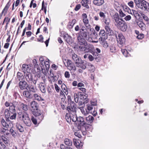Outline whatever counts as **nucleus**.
Here are the masks:
<instances>
[{
  "label": "nucleus",
  "instance_id": "cd10ccee",
  "mask_svg": "<svg viewBox=\"0 0 149 149\" xmlns=\"http://www.w3.org/2000/svg\"><path fill=\"white\" fill-rule=\"evenodd\" d=\"M23 95L24 96L30 98H32L33 97V96L31 94V93L29 92L26 91H24L23 93Z\"/></svg>",
  "mask_w": 149,
  "mask_h": 149
},
{
  "label": "nucleus",
  "instance_id": "58836bf2",
  "mask_svg": "<svg viewBox=\"0 0 149 149\" xmlns=\"http://www.w3.org/2000/svg\"><path fill=\"white\" fill-rule=\"evenodd\" d=\"M131 14L133 15L136 18L139 16V14L137 11L134 10H132L131 12Z\"/></svg>",
  "mask_w": 149,
  "mask_h": 149
},
{
  "label": "nucleus",
  "instance_id": "6e6552de",
  "mask_svg": "<svg viewBox=\"0 0 149 149\" xmlns=\"http://www.w3.org/2000/svg\"><path fill=\"white\" fill-rule=\"evenodd\" d=\"M10 1L9 0L2 10V11L0 15V19L1 18L3 13H4V16L6 15L7 13V12L8 9L10 5Z\"/></svg>",
  "mask_w": 149,
  "mask_h": 149
},
{
  "label": "nucleus",
  "instance_id": "7c9ffc66",
  "mask_svg": "<svg viewBox=\"0 0 149 149\" xmlns=\"http://www.w3.org/2000/svg\"><path fill=\"white\" fill-rule=\"evenodd\" d=\"M64 143L66 145L68 146H71L72 144V141L68 138H66L65 139Z\"/></svg>",
  "mask_w": 149,
  "mask_h": 149
},
{
  "label": "nucleus",
  "instance_id": "f3484780",
  "mask_svg": "<svg viewBox=\"0 0 149 149\" xmlns=\"http://www.w3.org/2000/svg\"><path fill=\"white\" fill-rule=\"evenodd\" d=\"M15 102H16L15 101L13 102V103H11L12 105L10 106L9 110L11 113H16V110L15 108Z\"/></svg>",
  "mask_w": 149,
  "mask_h": 149
},
{
  "label": "nucleus",
  "instance_id": "1a4fd4ad",
  "mask_svg": "<svg viewBox=\"0 0 149 149\" xmlns=\"http://www.w3.org/2000/svg\"><path fill=\"white\" fill-rule=\"evenodd\" d=\"M99 36L100 38L99 40L102 39H106L108 38V34L106 33L104 30H101L99 33Z\"/></svg>",
  "mask_w": 149,
  "mask_h": 149
},
{
  "label": "nucleus",
  "instance_id": "603ef678",
  "mask_svg": "<svg viewBox=\"0 0 149 149\" xmlns=\"http://www.w3.org/2000/svg\"><path fill=\"white\" fill-rule=\"evenodd\" d=\"M85 125H83L81 129H84L85 130L87 131L88 129L89 128L90 125L86 124V123L85 124Z\"/></svg>",
  "mask_w": 149,
  "mask_h": 149
},
{
  "label": "nucleus",
  "instance_id": "774afa93",
  "mask_svg": "<svg viewBox=\"0 0 149 149\" xmlns=\"http://www.w3.org/2000/svg\"><path fill=\"white\" fill-rule=\"evenodd\" d=\"M134 3L132 1H131L128 3V4L130 7L133 8L134 7Z\"/></svg>",
  "mask_w": 149,
  "mask_h": 149
},
{
  "label": "nucleus",
  "instance_id": "680f3d73",
  "mask_svg": "<svg viewBox=\"0 0 149 149\" xmlns=\"http://www.w3.org/2000/svg\"><path fill=\"white\" fill-rule=\"evenodd\" d=\"M67 98L68 100V102L69 105L70 104V103L74 102H73L72 101L71 97L70 95H68L67 97Z\"/></svg>",
  "mask_w": 149,
  "mask_h": 149
},
{
  "label": "nucleus",
  "instance_id": "b1692460",
  "mask_svg": "<svg viewBox=\"0 0 149 149\" xmlns=\"http://www.w3.org/2000/svg\"><path fill=\"white\" fill-rule=\"evenodd\" d=\"M31 106L34 110L37 109L38 108V104L35 101H33L31 103Z\"/></svg>",
  "mask_w": 149,
  "mask_h": 149
},
{
  "label": "nucleus",
  "instance_id": "c03bdc74",
  "mask_svg": "<svg viewBox=\"0 0 149 149\" xmlns=\"http://www.w3.org/2000/svg\"><path fill=\"white\" fill-rule=\"evenodd\" d=\"M104 19V22L105 24L104 26L110 25V19L109 18H105Z\"/></svg>",
  "mask_w": 149,
  "mask_h": 149
},
{
  "label": "nucleus",
  "instance_id": "ea45409f",
  "mask_svg": "<svg viewBox=\"0 0 149 149\" xmlns=\"http://www.w3.org/2000/svg\"><path fill=\"white\" fill-rule=\"evenodd\" d=\"M79 97V93H74V100L76 103H77L78 101V97Z\"/></svg>",
  "mask_w": 149,
  "mask_h": 149
},
{
  "label": "nucleus",
  "instance_id": "8fccbe9b",
  "mask_svg": "<svg viewBox=\"0 0 149 149\" xmlns=\"http://www.w3.org/2000/svg\"><path fill=\"white\" fill-rule=\"evenodd\" d=\"M22 109L24 111H27L28 110V106L26 105L22 104L21 105Z\"/></svg>",
  "mask_w": 149,
  "mask_h": 149
},
{
  "label": "nucleus",
  "instance_id": "f03ea898",
  "mask_svg": "<svg viewBox=\"0 0 149 149\" xmlns=\"http://www.w3.org/2000/svg\"><path fill=\"white\" fill-rule=\"evenodd\" d=\"M114 19L115 21V25L121 31L125 32L127 28L126 22L122 18H120L118 14H115Z\"/></svg>",
  "mask_w": 149,
  "mask_h": 149
},
{
  "label": "nucleus",
  "instance_id": "c756f323",
  "mask_svg": "<svg viewBox=\"0 0 149 149\" xmlns=\"http://www.w3.org/2000/svg\"><path fill=\"white\" fill-rule=\"evenodd\" d=\"M114 6L116 10H120V8L121 7V6L118 2L117 1H115Z\"/></svg>",
  "mask_w": 149,
  "mask_h": 149
},
{
  "label": "nucleus",
  "instance_id": "0eeeda50",
  "mask_svg": "<svg viewBox=\"0 0 149 149\" xmlns=\"http://www.w3.org/2000/svg\"><path fill=\"white\" fill-rule=\"evenodd\" d=\"M70 105H69L67 107V109L69 113H72V112L74 113V112H76V104L74 102L70 103Z\"/></svg>",
  "mask_w": 149,
  "mask_h": 149
},
{
  "label": "nucleus",
  "instance_id": "3c124183",
  "mask_svg": "<svg viewBox=\"0 0 149 149\" xmlns=\"http://www.w3.org/2000/svg\"><path fill=\"white\" fill-rule=\"evenodd\" d=\"M79 57L76 54L74 53L72 55V59L74 61H75L77 58H78Z\"/></svg>",
  "mask_w": 149,
  "mask_h": 149
},
{
  "label": "nucleus",
  "instance_id": "72a5a7b5",
  "mask_svg": "<svg viewBox=\"0 0 149 149\" xmlns=\"http://www.w3.org/2000/svg\"><path fill=\"white\" fill-rule=\"evenodd\" d=\"M33 95L36 100L38 101L44 100V99L37 94L35 93L33 94Z\"/></svg>",
  "mask_w": 149,
  "mask_h": 149
},
{
  "label": "nucleus",
  "instance_id": "aec40b11",
  "mask_svg": "<svg viewBox=\"0 0 149 149\" xmlns=\"http://www.w3.org/2000/svg\"><path fill=\"white\" fill-rule=\"evenodd\" d=\"M105 29L106 31V33L108 34V35L111 36L112 35L113 31L110 28V25L105 26Z\"/></svg>",
  "mask_w": 149,
  "mask_h": 149
},
{
  "label": "nucleus",
  "instance_id": "2f4dec72",
  "mask_svg": "<svg viewBox=\"0 0 149 149\" xmlns=\"http://www.w3.org/2000/svg\"><path fill=\"white\" fill-rule=\"evenodd\" d=\"M68 69L70 70H73V71L74 72L76 70V68L75 65L72 63H71L70 65H68L67 67Z\"/></svg>",
  "mask_w": 149,
  "mask_h": 149
},
{
  "label": "nucleus",
  "instance_id": "69168bd1",
  "mask_svg": "<svg viewBox=\"0 0 149 149\" xmlns=\"http://www.w3.org/2000/svg\"><path fill=\"white\" fill-rule=\"evenodd\" d=\"M60 96L61 97V99H63L64 97H65V95L64 93L62 91V90H61L60 93Z\"/></svg>",
  "mask_w": 149,
  "mask_h": 149
},
{
  "label": "nucleus",
  "instance_id": "ddd939ff",
  "mask_svg": "<svg viewBox=\"0 0 149 149\" xmlns=\"http://www.w3.org/2000/svg\"><path fill=\"white\" fill-rule=\"evenodd\" d=\"M87 63H88L86 61L82 60L77 67L80 68L84 70L86 68V66Z\"/></svg>",
  "mask_w": 149,
  "mask_h": 149
},
{
  "label": "nucleus",
  "instance_id": "0e129e2a",
  "mask_svg": "<svg viewBox=\"0 0 149 149\" xmlns=\"http://www.w3.org/2000/svg\"><path fill=\"white\" fill-rule=\"evenodd\" d=\"M86 46H80L79 47V48L80 50L81 51H84L85 52H86Z\"/></svg>",
  "mask_w": 149,
  "mask_h": 149
},
{
  "label": "nucleus",
  "instance_id": "bb28decb",
  "mask_svg": "<svg viewBox=\"0 0 149 149\" xmlns=\"http://www.w3.org/2000/svg\"><path fill=\"white\" fill-rule=\"evenodd\" d=\"M78 108L80 110L81 113L84 116H86L87 114H88L90 112V111H87L86 109V111H85L83 107H78Z\"/></svg>",
  "mask_w": 149,
  "mask_h": 149
},
{
  "label": "nucleus",
  "instance_id": "4468645a",
  "mask_svg": "<svg viewBox=\"0 0 149 149\" xmlns=\"http://www.w3.org/2000/svg\"><path fill=\"white\" fill-rule=\"evenodd\" d=\"M32 83H29L28 85H27V87L29 89L30 91L32 92L33 93H35L36 91V87L35 86L36 85H33Z\"/></svg>",
  "mask_w": 149,
  "mask_h": 149
},
{
  "label": "nucleus",
  "instance_id": "7ed1b4c3",
  "mask_svg": "<svg viewBox=\"0 0 149 149\" xmlns=\"http://www.w3.org/2000/svg\"><path fill=\"white\" fill-rule=\"evenodd\" d=\"M19 118L24 123L26 126L30 127L32 123L28 114L26 112H19Z\"/></svg>",
  "mask_w": 149,
  "mask_h": 149
},
{
  "label": "nucleus",
  "instance_id": "9d476101",
  "mask_svg": "<svg viewBox=\"0 0 149 149\" xmlns=\"http://www.w3.org/2000/svg\"><path fill=\"white\" fill-rule=\"evenodd\" d=\"M35 111L33 112V115L36 116H38V118L40 120H42L44 118V116L42 115H41V113L40 110H38V109H35Z\"/></svg>",
  "mask_w": 149,
  "mask_h": 149
},
{
  "label": "nucleus",
  "instance_id": "f257e3e1",
  "mask_svg": "<svg viewBox=\"0 0 149 149\" xmlns=\"http://www.w3.org/2000/svg\"><path fill=\"white\" fill-rule=\"evenodd\" d=\"M88 32L87 29L84 27H82L80 29L79 32L78 33L77 37V43L80 45L87 46L88 43L85 39L88 35Z\"/></svg>",
  "mask_w": 149,
  "mask_h": 149
},
{
  "label": "nucleus",
  "instance_id": "e433bc0d",
  "mask_svg": "<svg viewBox=\"0 0 149 149\" xmlns=\"http://www.w3.org/2000/svg\"><path fill=\"white\" fill-rule=\"evenodd\" d=\"M88 1V0H82L81 1V4L83 6L87 8H88L89 7L87 4Z\"/></svg>",
  "mask_w": 149,
  "mask_h": 149
},
{
  "label": "nucleus",
  "instance_id": "423d86ee",
  "mask_svg": "<svg viewBox=\"0 0 149 149\" xmlns=\"http://www.w3.org/2000/svg\"><path fill=\"white\" fill-rule=\"evenodd\" d=\"M77 121L78 124L77 126V130H80L81 129L82 126L85 125L86 123L85 122L84 118L81 116L77 117Z\"/></svg>",
  "mask_w": 149,
  "mask_h": 149
},
{
  "label": "nucleus",
  "instance_id": "5701e85b",
  "mask_svg": "<svg viewBox=\"0 0 149 149\" xmlns=\"http://www.w3.org/2000/svg\"><path fill=\"white\" fill-rule=\"evenodd\" d=\"M106 39H102L99 40L100 43L104 48H107L108 47V44L105 40Z\"/></svg>",
  "mask_w": 149,
  "mask_h": 149
},
{
  "label": "nucleus",
  "instance_id": "6ab92c4d",
  "mask_svg": "<svg viewBox=\"0 0 149 149\" xmlns=\"http://www.w3.org/2000/svg\"><path fill=\"white\" fill-rule=\"evenodd\" d=\"M141 4H142V6H141L140 9L144 10H146L148 8L149 3L145 0H143Z\"/></svg>",
  "mask_w": 149,
  "mask_h": 149
},
{
  "label": "nucleus",
  "instance_id": "de8ad7c7",
  "mask_svg": "<svg viewBox=\"0 0 149 149\" xmlns=\"http://www.w3.org/2000/svg\"><path fill=\"white\" fill-rule=\"evenodd\" d=\"M82 60L81 58L80 57H79L77 60L74 61V62L76 64V66H77L82 61Z\"/></svg>",
  "mask_w": 149,
  "mask_h": 149
},
{
  "label": "nucleus",
  "instance_id": "a211bd4d",
  "mask_svg": "<svg viewBox=\"0 0 149 149\" xmlns=\"http://www.w3.org/2000/svg\"><path fill=\"white\" fill-rule=\"evenodd\" d=\"M64 40L69 44L71 43L72 41L71 37L68 34L63 36Z\"/></svg>",
  "mask_w": 149,
  "mask_h": 149
},
{
  "label": "nucleus",
  "instance_id": "f8f14e48",
  "mask_svg": "<svg viewBox=\"0 0 149 149\" xmlns=\"http://www.w3.org/2000/svg\"><path fill=\"white\" fill-rule=\"evenodd\" d=\"M19 85L20 89L23 90L26 88V86H27L28 84L25 81H21L19 83Z\"/></svg>",
  "mask_w": 149,
  "mask_h": 149
},
{
  "label": "nucleus",
  "instance_id": "c85d7f7f",
  "mask_svg": "<svg viewBox=\"0 0 149 149\" xmlns=\"http://www.w3.org/2000/svg\"><path fill=\"white\" fill-rule=\"evenodd\" d=\"M16 127L20 132H22L24 131L23 127L19 123H17Z\"/></svg>",
  "mask_w": 149,
  "mask_h": 149
},
{
  "label": "nucleus",
  "instance_id": "bf43d9fd",
  "mask_svg": "<svg viewBox=\"0 0 149 149\" xmlns=\"http://www.w3.org/2000/svg\"><path fill=\"white\" fill-rule=\"evenodd\" d=\"M86 107L87 108L86 109L87 111H91L93 109V107L91 105L88 104L86 105Z\"/></svg>",
  "mask_w": 149,
  "mask_h": 149
},
{
  "label": "nucleus",
  "instance_id": "2eb2a0df",
  "mask_svg": "<svg viewBox=\"0 0 149 149\" xmlns=\"http://www.w3.org/2000/svg\"><path fill=\"white\" fill-rule=\"evenodd\" d=\"M22 70L24 74L27 72H29L30 69L29 66L28 65L23 64L22 65Z\"/></svg>",
  "mask_w": 149,
  "mask_h": 149
},
{
  "label": "nucleus",
  "instance_id": "20e7f679",
  "mask_svg": "<svg viewBox=\"0 0 149 149\" xmlns=\"http://www.w3.org/2000/svg\"><path fill=\"white\" fill-rule=\"evenodd\" d=\"M24 76L26 81L29 83H33L34 85H36L37 81L38 80V78L36 77H35L33 78L31 74L29 72H27L24 74Z\"/></svg>",
  "mask_w": 149,
  "mask_h": 149
},
{
  "label": "nucleus",
  "instance_id": "79ce46f5",
  "mask_svg": "<svg viewBox=\"0 0 149 149\" xmlns=\"http://www.w3.org/2000/svg\"><path fill=\"white\" fill-rule=\"evenodd\" d=\"M79 95L80 99L81 100H84L87 97V96L84 95L83 93H82L81 92L79 93Z\"/></svg>",
  "mask_w": 149,
  "mask_h": 149
},
{
  "label": "nucleus",
  "instance_id": "412c9836",
  "mask_svg": "<svg viewBox=\"0 0 149 149\" xmlns=\"http://www.w3.org/2000/svg\"><path fill=\"white\" fill-rule=\"evenodd\" d=\"M46 85L43 83H40L39 84V87L40 90L42 93H45L46 91L45 88Z\"/></svg>",
  "mask_w": 149,
  "mask_h": 149
},
{
  "label": "nucleus",
  "instance_id": "473e14b6",
  "mask_svg": "<svg viewBox=\"0 0 149 149\" xmlns=\"http://www.w3.org/2000/svg\"><path fill=\"white\" fill-rule=\"evenodd\" d=\"M61 88L65 94L66 95H68V88L64 84H62L61 86Z\"/></svg>",
  "mask_w": 149,
  "mask_h": 149
},
{
  "label": "nucleus",
  "instance_id": "13d9d810",
  "mask_svg": "<svg viewBox=\"0 0 149 149\" xmlns=\"http://www.w3.org/2000/svg\"><path fill=\"white\" fill-rule=\"evenodd\" d=\"M99 15L101 17L103 18V19H105L106 17L104 13L102 12H100L99 13Z\"/></svg>",
  "mask_w": 149,
  "mask_h": 149
},
{
  "label": "nucleus",
  "instance_id": "4be33fe9",
  "mask_svg": "<svg viewBox=\"0 0 149 149\" xmlns=\"http://www.w3.org/2000/svg\"><path fill=\"white\" fill-rule=\"evenodd\" d=\"M143 0H134V3L135 4L136 6L141 8V6H142V3Z\"/></svg>",
  "mask_w": 149,
  "mask_h": 149
},
{
  "label": "nucleus",
  "instance_id": "338daca9",
  "mask_svg": "<svg viewBox=\"0 0 149 149\" xmlns=\"http://www.w3.org/2000/svg\"><path fill=\"white\" fill-rule=\"evenodd\" d=\"M13 114L12 115H10V118L11 119H14L16 118V113H12Z\"/></svg>",
  "mask_w": 149,
  "mask_h": 149
},
{
  "label": "nucleus",
  "instance_id": "052dcab7",
  "mask_svg": "<svg viewBox=\"0 0 149 149\" xmlns=\"http://www.w3.org/2000/svg\"><path fill=\"white\" fill-rule=\"evenodd\" d=\"M10 131L13 137H15L16 136V133L11 128L10 130Z\"/></svg>",
  "mask_w": 149,
  "mask_h": 149
},
{
  "label": "nucleus",
  "instance_id": "dca6fc26",
  "mask_svg": "<svg viewBox=\"0 0 149 149\" xmlns=\"http://www.w3.org/2000/svg\"><path fill=\"white\" fill-rule=\"evenodd\" d=\"M74 113L72 112V113H69L70 119L73 122H76L77 120V117L76 114V112Z\"/></svg>",
  "mask_w": 149,
  "mask_h": 149
},
{
  "label": "nucleus",
  "instance_id": "4c0bfd02",
  "mask_svg": "<svg viewBox=\"0 0 149 149\" xmlns=\"http://www.w3.org/2000/svg\"><path fill=\"white\" fill-rule=\"evenodd\" d=\"M87 65L89 67V70L91 72H94L95 70V67L92 64L89 63H88Z\"/></svg>",
  "mask_w": 149,
  "mask_h": 149
},
{
  "label": "nucleus",
  "instance_id": "c9c22d12",
  "mask_svg": "<svg viewBox=\"0 0 149 149\" xmlns=\"http://www.w3.org/2000/svg\"><path fill=\"white\" fill-rule=\"evenodd\" d=\"M1 123L2 125L4 127L6 128L10 127L9 125L6 122L4 119H2L1 120Z\"/></svg>",
  "mask_w": 149,
  "mask_h": 149
},
{
  "label": "nucleus",
  "instance_id": "864d4df0",
  "mask_svg": "<svg viewBox=\"0 0 149 149\" xmlns=\"http://www.w3.org/2000/svg\"><path fill=\"white\" fill-rule=\"evenodd\" d=\"M141 16L143 19L146 21L148 22L149 21V18L148 17L144 14H142Z\"/></svg>",
  "mask_w": 149,
  "mask_h": 149
},
{
  "label": "nucleus",
  "instance_id": "5fc2aeb1",
  "mask_svg": "<svg viewBox=\"0 0 149 149\" xmlns=\"http://www.w3.org/2000/svg\"><path fill=\"white\" fill-rule=\"evenodd\" d=\"M110 51L112 52H115L116 51V49L114 45H112L110 47Z\"/></svg>",
  "mask_w": 149,
  "mask_h": 149
},
{
  "label": "nucleus",
  "instance_id": "39448f33",
  "mask_svg": "<svg viewBox=\"0 0 149 149\" xmlns=\"http://www.w3.org/2000/svg\"><path fill=\"white\" fill-rule=\"evenodd\" d=\"M116 36L118 45L120 47H122L125 41V39L124 36L121 33H118V35L116 34Z\"/></svg>",
  "mask_w": 149,
  "mask_h": 149
},
{
  "label": "nucleus",
  "instance_id": "4d7b16f0",
  "mask_svg": "<svg viewBox=\"0 0 149 149\" xmlns=\"http://www.w3.org/2000/svg\"><path fill=\"white\" fill-rule=\"evenodd\" d=\"M39 60L41 64L42 65H44L45 64V62L43 57L40 56L39 58Z\"/></svg>",
  "mask_w": 149,
  "mask_h": 149
},
{
  "label": "nucleus",
  "instance_id": "49530a36",
  "mask_svg": "<svg viewBox=\"0 0 149 149\" xmlns=\"http://www.w3.org/2000/svg\"><path fill=\"white\" fill-rule=\"evenodd\" d=\"M121 51L123 54L126 57L128 56V53L126 49H122Z\"/></svg>",
  "mask_w": 149,
  "mask_h": 149
},
{
  "label": "nucleus",
  "instance_id": "09e8293b",
  "mask_svg": "<svg viewBox=\"0 0 149 149\" xmlns=\"http://www.w3.org/2000/svg\"><path fill=\"white\" fill-rule=\"evenodd\" d=\"M1 140L5 144L8 143V139L4 136H2L1 137Z\"/></svg>",
  "mask_w": 149,
  "mask_h": 149
},
{
  "label": "nucleus",
  "instance_id": "37998d69",
  "mask_svg": "<svg viewBox=\"0 0 149 149\" xmlns=\"http://www.w3.org/2000/svg\"><path fill=\"white\" fill-rule=\"evenodd\" d=\"M17 78L19 81L22 80L23 78L22 75L19 72H18L17 73Z\"/></svg>",
  "mask_w": 149,
  "mask_h": 149
},
{
  "label": "nucleus",
  "instance_id": "e2e57ef3",
  "mask_svg": "<svg viewBox=\"0 0 149 149\" xmlns=\"http://www.w3.org/2000/svg\"><path fill=\"white\" fill-rule=\"evenodd\" d=\"M144 37V35L143 34L141 33L138 35L137 36L136 38L138 39H141L143 38Z\"/></svg>",
  "mask_w": 149,
  "mask_h": 149
},
{
  "label": "nucleus",
  "instance_id": "9b49d317",
  "mask_svg": "<svg viewBox=\"0 0 149 149\" xmlns=\"http://www.w3.org/2000/svg\"><path fill=\"white\" fill-rule=\"evenodd\" d=\"M73 143L74 145L77 148H80L83 144L82 143H81L80 141L77 140L75 139H73Z\"/></svg>",
  "mask_w": 149,
  "mask_h": 149
},
{
  "label": "nucleus",
  "instance_id": "6e6d98bb",
  "mask_svg": "<svg viewBox=\"0 0 149 149\" xmlns=\"http://www.w3.org/2000/svg\"><path fill=\"white\" fill-rule=\"evenodd\" d=\"M0 149H6L5 145L0 141Z\"/></svg>",
  "mask_w": 149,
  "mask_h": 149
},
{
  "label": "nucleus",
  "instance_id": "a18cd8bd",
  "mask_svg": "<svg viewBox=\"0 0 149 149\" xmlns=\"http://www.w3.org/2000/svg\"><path fill=\"white\" fill-rule=\"evenodd\" d=\"M70 115L69 113L68 114L67 113L65 116V119L67 122L68 123H70L71 122V120L70 119Z\"/></svg>",
  "mask_w": 149,
  "mask_h": 149
},
{
  "label": "nucleus",
  "instance_id": "a878e982",
  "mask_svg": "<svg viewBox=\"0 0 149 149\" xmlns=\"http://www.w3.org/2000/svg\"><path fill=\"white\" fill-rule=\"evenodd\" d=\"M94 120L93 117L91 115L89 116L88 117H86V121L88 123L91 124L92 123Z\"/></svg>",
  "mask_w": 149,
  "mask_h": 149
},
{
  "label": "nucleus",
  "instance_id": "f704fd0d",
  "mask_svg": "<svg viewBox=\"0 0 149 149\" xmlns=\"http://www.w3.org/2000/svg\"><path fill=\"white\" fill-rule=\"evenodd\" d=\"M137 24L142 30H144L145 29V25L143 22H138Z\"/></svg>",
  "mask_w": 149,
  "mask_h": 149
},
{
  "label": "nucleus",
  "instance_id": "a19ab883",
  "mask_svg": "<svg viewBox=\"0 0 149 149\" xmlns=\"http://www.w3.org/2000/svg\"><path fill=\"white\" fill-rule=\"evenodd\" d=\"M10 111L8 109H6L5 110L4 113L6 118L8 119L10 116V113L9 112Z\"/></svg>",
  "mask_w": 149,
  "mask_h": 149
},
{
  "label": "nucleus",
  "instance_id": "393cba45",
  "mask_svg": "<svg viewBox=\"0 0 149 149\" xmlns=\"http://www.w3.org/2000/svg\"><path fill=\"white\" fill-rule=\"evenodd\" d=\"M104 0H94L93 1L94 4L97 6H100L104 3Z\"/></svg>",
  "mask_w": 149,
  "mask_h": 149
}]
</instances>
